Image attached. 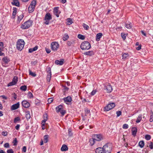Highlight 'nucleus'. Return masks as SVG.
Here are the masks:
<instances>
[{
	"label": "nucleus",
	"mask_w": 153,
	"mask_h": 153,
	"mask_svg": "<svg viewBox=\"0 0 153 153\" xmlns=\"http://www.w3.org/2000/svg\"><path fill=\"white\" fill-rule=\"evenodd\" d=\"M38 47L37 46H36L32 48L33 50V51H35L37 50V49H38Z\"/></svg>",
	"instance_id": "774afa93"
},
{
	"label": "nucleus",
	"mask_w": 153,
	"mask_h": 153,
	"mask_svg": "<svg viewBox=\"0 0 153 153\" xmlns=\"http://www.w3.org/2000/svg\"><path fill=\"white\" fill-rule=\"evenodd\" d=\"M103 137L101 134H96L94 136V139L96 141H100L102 140Z\"/></svg>",
	"instance_id": "ddd939ff"
},
{
	"label": "nucleus",
	"mask_w": 153,
	"mask_h": 153,
	"mask_svg": "<svg viewBox=\"0 0 153 153\" xmlns=\"http://www.w3.org/2000/svg\"><path fill=\"white\" fill-rule=\"evenodd\" d=\"M13 143L14 146H16L17 145V139L16 138H15L13 140Z\"/></svg>",
	"instance_id": "c03bdc74"
},
{
	"label": "nucleus",
	"mask_w": 153,
	"mask_h": 153,
	"mask_svg": "<svg viewBox=\"0 0 153 153\" xmlns=\"http://www.w3.org/2000/svg\"><path fill=\"white\" fill-rule=\"evenodd\" d=\"M63 109V107L62 105H59L56 107V111L57 113L60 112Z\"/></svg>",
	"instance_id": "dca6fc26"
},
{
	"label": "nucleus",
	"mask_w": 153,
	"mask_h": 153,
	"mask_svg": "<svg viewBox=\"0 0 153 153\" xmlns=\"http://www.w3.org/2000/svg\"><path fill=\"white\" fill-rule=\"evenodd\" d=\"M145 139L147 140H149L151 139V136L149 134H146L145 136Z\"/></svg>",
	"instance_id": "4c0bfd02"
},
{
	"label": "nucleus",
	"mask_w": 153,
	"mask_h": 153,
	"mask_svg": "<svg viewBox=\"0 0 153 153\" xmlns=\"http://www.w3.org/2000/svg\"><path fill=\"white\" fill-rule=\"evenodd\" d=\"M69 38V36L66 33L64 35V36L63 37L62 39L64 41H65L67 40Z\"/></svg>",
	"instance_id": "c9c22d12"
},
{
	"label": "nucleus",
	"mask_w": 153,
	"mask_h": 153,
	"mask_svg": "<svg viewBox=\"0 0 153 153\" xmlns=\"http://www.w3.org/2000/svg\"><path fill=\"white\" fill-rule=\"evenodd\" d=\"M115 106V104L114 103H110L104 108V111H108L113 108Z\"/></svg>",
	"instance_id": "6e6552de"
},
{
	"label": "nucleus",
	"mask_w": 153,
	"mask_h": 153,
	"mask_svg": "<svg viewBox=\"0 0 153 153\" xmlns=\"http://www.w3.org/2000/svg\"><path fill=\"white\" fill-rule=\"evenodd\" d=\"M121 35L122 38L124 40L126 39V35L124 33H121Z\"/></svg>",
	"instance_id": "3c124183"
},
{
	"label": "nucleus",
	"mask_w": 153,
	"mask_h": 153,
	"mask_svg": "<svg viewBox=\"0 0 153 153\" xmlns=\"http://www.w3.org/2000/svg\"><path fill=\"white\" fill-rule=\"evenodd\" d=\"M28 97L30 99L33 98V95L30 92H29L28 93Z\"/></svg>",
	"instance_id": "79ce46f5"
},
{
	"label": "nucleus",
	"mask_w": 153,
	"mask_h": 153,
	"mask_svg": "<svg viewBox=\"0 0 153 153\" xmlns=\"http://www.w3.org/2000/svg\"><path fill=\"white\" fill-rule=\"evenodd\" d=\"M12 4L16 6L17 7H19L20 6L18 0H13L11 3Z\"/></svg>",
	"instance_id": "6ab92c4d"
},
{
	"label": "nucleus",
	"mask_w": 153,
	"mask_h": 153,
	"mask_svg": "<svg viewBox=\"0 0 153 153\" xmlns=\"http://www.w3.org/2000/svg\"><path fill=\"white\" fill-rule=\"evenodd\" d=\"M4 146L6 148H8L9 147V144L8 143H6L4 145Z\"/></svg>",
	"instance_id": "5fc2aeb1"
},
{
	"label": "nucleus",
	"mask_w": 153,
	"mask_h": 153,
	"mask_svg": "<svg viewBox=\"0 0 153 153\" xmlns=\"http://www.w3.org/2000/svg\"><path fill=\"white\" fill-rule=\"evenodd\" d=\"M128 125L126 124H125L123 125V129H127L128 128Z\"/></svg>",
	"instance_id": "de8ad7c7"
},
{
	"label": "nucleus",
	"mask_w": 153,
	"mask_h": 153,
	"mask_svg": "<svg viewBox=\"0 0 153 153\" xmlns=\"http://www.w3.org/2000/svg\"><path fill=\"white\" fill-rule=\"evenodd\" d=\"M52 16L50 13H47L44 19V20L45 21L44 23L46 25H48L49 23V21L52 19Z\"/></svg>",
	"instance_id": "423d86ee"
},
{
	"label": "nucleus",
	"mask_w": 153,
	"mask_h": 153,
	"mask_svg": "<svg viewBox=\"0 0 153 153\" xmlns=\"http://www.w3.org/2000/svg\"><path fill=\"white\" fill-rule=\"evenodd\" d=\"M61 150L62 151H65L68 150V148L65 145H63L61 148Z\"/></svg>",
	"instance_id": "bb28decb"
},
{
	"label": "nucleus",
	"mask_w": 153,
	"mask_h": 153,
	"mask_svg": "<svg viewBox=\"0 0 153 153\" xmlns=\"http://www.w3.org/2000/svg\"><path fill=\"white\" fill-rule=\"evenodd\" d=\"M2 60L5 64L8 63L10 61L9 59L6 56L4 57L2 59Z\"/></svg>",
	"instance_id": "393cba45"
},
{
	"label": "nucleus",
	"mask_w": 153,
	"mask_h": 153,
	"mask_svg": "<svg viewBox=\"0 0 153 153\" xmlns=\"http://www.w3.org/2000/svg\"><path fill=\"white\" fill-rule=\"evenodd\" d=\"M27 87L26 85H23L22 86L20 87V89L23 91H26L27 90Z\"/></svg>",
	"instance_id": "58836bf2"
},
{
	"label": "nucleus",
	"mask_w": 153,
	"mask_h": 153,
	"mask_svg": "<svg viewBox=\"0 0 153 153\" xmlns=\"http://www.w3.org/2000/svg\"><path fill=\"white\" fill-rule=\"evenodd\" d=\"M7 153H13V151L12 149H10L7 150Z\"/></svg>",
	"instance_id": "6e6d98bb"
},
{
	"label": "nucleus",
	"mask_w": 153,
	"mask_h": 153,
	"mask_svg": "<svg viewBox=\"0 0 153 153\" xmlns=\"http://www.w3.org/2000/svg\"><path fill=\"white\" fill-rule=\"evenodd\" d=\"M116 114L117 115V116L118 117L121 115V112L120 111H117L116 112Z\"/></svg>",
	"instance_id": "13d9d810"
},
{
	"label": "nucleus",
	"mask_w": 153,
	"mask_h": 153,
	"mask_svg": "<svg viewBox=\"0 0 153 153\" xmlns=\"http://www.w3.org/2000/svg\"><path fill=\"white\" fill-rule=\"evenodd\" d=\"M22 151L23 152H25L26 151V146H23L22 148Z\"/></svg>",
	"instance_id": "e2e57ef3"
},
{
	"label": "nucleus",
	"mask_w": 153,
	"mask_h": 153,
	"mask_svg": "<svg viewBox=\"0 0 153 153\" xmlns=\"http://www.w3.org/2000/svg\"><path fill=\"white\" fill-rule=\"evenodd\" d=\"M97 91L96 90H93L91 93V95H94L97 92Z\"/></svg>",
	"instance_id": "4d7b16f0"
},
{
	"label": "nucleus",
	"mask_w": 153,
	"mask_h": 153,
	"mask_svg": "<svg viewBox=\"0 0 153 153\" xmlns=\"http://www.w3.org/2000/svg\"><path fill=\"white\" fill-rule=\"evenodd\" d=\"M93 52L92 51H88L87 52L85 53L84 54L86 55H91V53H92Z\"/></svg>",
	"instance_id": "49530a36"
},
{
	"label": "nucleus",
	"mask_w": 153,
	"mask_h": 153,
	"mask_svg": "<svg viewBox=\"0 0 153 153\" xmlns=\"http://www.w3.org/2000/svg\"><path fill=\"white\" fill-rule=\"evenodd\" d=\"M33 22L31 20H28L22 24L20 27L22 30H25L28 29L32 25Z\"/></svg>",
	"instance_id": "f257e3e1"
},
{
	"label": "nucleus",
	"mask_w": 153,
	"mask_h": 153,
	"mask_svg": "<svg viewBox=\"0 0 153 153\" xmlns=\"http://www.w3.org/2000/svg\"><path fill=\"white\" fill-rule=\"evenodd\" d=\"M144 145V143L143 141H141L139 143V146L141 148H143Z\"/></svg>",
	"instance_id": "c756f323"
},
{
	"label": "nucleus",
	"mask_w": 153,
	"mask_h": 153,
	"mask_svg": "<svg viewBox=\"0 0 153 153\" xmlns=\"http://www.w3.org/2000/svg\"><path fill=\"white\" fill-rule=\"evenodd\" d=\"M43 119L47 120H48V115L47 114L45 113L43 115Z\"/></svg>",
	"instance_id": "37998d69"
},
{
	"label": "nucleus",
	"mask_w": 153,
	"mask_h": 153,
	"mask_svg": "<svg viewBox=\"0 0 153 153\" xmlns=\"http://www.w3.org/2000/svg\"><path fill=\"white\" fill-rule=\"evenodd\" d=\"M13 12L12 16V18L14 19L15 18L17 13V8L16 7L13 8Z\"/></svg>",
	"instance_id": "a211bd4d"
},
{
	"label": "nucleus",
	"mask_w": 153,
	"mask_h": 153,
	"mask_svg": "<svg viewBox=\"0 0 153 153\" xmlns=\"http://www.w3.org/2000/svg\"><path fill=\"white\" fill-rule=\"evenodd\" d=\"M122 59L125 60L128 58L129 55L127 53H123L122 54Z\"/></svg>",
	"instance_id": "a878e982"
},
{
	"label": "nucleus",
	"mask_w": 153,
	"mask_h": 153,
	"mask_svg": "<svg viewBox=\"0 0 153 153\" xmlns=\"http://www.w3.org/2000/svg\"><path fill=\"white\" fill-rule=\"evenodd\" d=\"M96 140L94 138L90 139L89 140L90 144L91 146H93L95 143Z\"/></svg>",
	"instance_id": "cd10ccee"
},
{
	"label": "nucleus",
	"mask_w": 153,
	"mask_h": 153,
	"mask_svg": "<svg viewBox=\"0 0 153 153\" xmlns=\"http://www.w3.org/2000/svg\"><path fill=\"white\" fill-rule=\"evenodd\" d=\"M60 112L62 114V116H63L66 113V111L65 110L63 109V110L61 111Z\"/></svg>",
	"instance_id": "8fccbe9b"
},
{
	"label": "nucleus",
	"mask_w": 153,
	"mask_h": 153,
	"mask_svg": "<svg viewBox=\"0 0 153 153\" xmlns=\"http://www.w3.org/2000/svg\"><path fill=\"white\" fill-rule=\"evenodd\" d=\"M104 152L103 148H98L96 149L95 151L96 153H104Z\"/></svg>",
	"instance_id": "4be33fe9"
},
{
	"label": "nucleus",
	"mask_w": 153,
	"mask_h": 153,
	"mask_svg": "<svg viewBox=\"0 0 153 153\" xmlns=\"http://www.w3.org/2000/svg\"><path fill=\"white\" fill-rule=\"evenodd\" d=\"M18 82V77L17 76H15L13 78L12 82L9 83L7 85L8 86H12L15 85Z\"/></svg>",
	"instance_id": "1a4fd4ad"
},
{
	"label": "nucleus",
	"mask_w": 153,
	"mask_h": 153,
	"mask_svg": "<svg viewBox=\"0 0 153 153\" xmlns=\"http://www.w3.org/2000/svg\"><path fill=\"white\" fill-rule=\"evenodd\" d=\"M77 37L79 39L82 40H83L85 39V37L84 36L80 34L78 35Z\"/></svg>",
	"instance_id": "e433bc0d"
},
{
	"label": "nucleus",
	"mask_w": 153,
	"mask_h": 153,
	"mask_svg": "<svg viewBox=\"0 0 153 153\" xmlns=\"http://www.w3.org/2000/svg\"><path fill=\"white\" fill-rule=\"evenodd\" d=\"M45 51H46V52L48 53H50L51 52V50H50V49L48 48H45Z\"/></svg>",
	"instance_id": "bf43d9fd"
},
{
	"label": "nucleus",
	"mask_w": 153,
	"mask_h": 153,
	"mask_svg": "<svg viewBox=\"0 0 153 153\" xmlns=\"http://www.w3.org/2000/svg\"><path fill=\"white\" fill-rule=\"evenodd\" d=\"M26 117L27 119H29L30 118V112L29 111H27L26 112Z\"/></svg>",
	"instance_id": "7c9ffc66"
},
{
	"label": "nucleus",
	"mask_w": 153,
	"mask_h": 153,
	"mask_svg": "<svg viewBox=\"0 0 153 153\" xmlns=\"http://www.w3.org/2000/svg\"><path fill=\"white\" fill-rule=\"evenodd\" d=\"M102 33H97L96 37V39L97 41H98L100 40V38L102 37Z\"/></svg>",
	"instance_id": "412c9836"
},
{
	"label": "nucleus",
	"mask_w": 153,
	"mask_h": 153,
	"mask_svg": "<svg viewBox=\"0 0 153 153\" xmlns=\"http://www.w3.org/2000/svg\"><path fill=\"white\" fill-rule=\"evenodd\" d=\"M36 4V0H33L31 1L28 8V11L29 13H31L33 11Z\"/></svg>",
	"instance_id": "39448f33"
},
{
	"label": "nucleus",
	"mask_w": 153,
	"mask_h": 153,
	"mask_svg": "<svg viewBox=\"0 0 153 153\" xmlns=\"http://www.w3.org/2000/svg\"><path fill=\"white\" fill-rule=\"evenodd\" d=\"M68 134L70 136H71L72 135V133L71 131V130L70 129L68 130Z\"/></svg>",
	"instance_id": "0e129e2a"
},
{
	"label": "nucleus",
	"mask_w": 153,
	"mask_h": 153,
	"mask_svg": "<svg viewBox=\"0 0 153 153\" xmlns=\"http://www.w3.org/2000/svg\"><path fill=\"white\" fill-rule=\"evenodd\" d=\"M20 120V118L19 117H16L14 119V122L15 123H16L18 121H19Z\"/></svg>",
	"instance_id": "a18cd8bd"
},
{
	"label": "nucleus",
	"mask_w": 153,
	"mask_h": 153,
	"mask_svg": "<svg viewBox=\"0 0 153 153\" xmlns=\"http://www.w3.org/2000/svg\"><path fill=\"white\" fill-rule=\"evenodd\" d=\"M23 17L24 16L22 14L18 16V19L16 22L18 24H19L20 23L21 21L23 19Z\"/></svg>",
	"instance_id": "aec40b11"
},
{
	"label": "nucleus",
	"mask_w": 153,
	"mask_h": 153,
	"mask_svg": "<svg viewBox=\"0 0 153 153\" xmlns=\"http://www.w3.org/2000/svg\"><path fill=\"white\" fill-rule=\"evenodd\" d=\"M22 106L25 108H28L30 105V103L26 100L23 101L22 102Z\"/></svg>",
	"instance_id": "9d476101"
},
{
	"label": "nucleus",
	"mask_w": 153,
	"mask_h": 153,
	"mask_svg": "<svg viewBox=\"0 0 153 153\" xmlns=\"http://www.w3.org/2000/svg\"><path fill=\"white\" fill-rule=\"evenodd\" d=\"M104 153H111L112 150V146L111 144L107 143L102 147Z\"/></svg>",
	"instance_id": "7ed1b4c3"
},
{
	"label": "nucleus",
	"mask_w": 153,
	"mask_h": 153,
	"mask_svg": "<svg viewBox=\"0 0 153 153\" xmlns=\"http://www.w3.org/2000/svg\"><path fill=\"white\" fill-rule=\"evenodd\" d=\"M40 103V101L38 100H36L35 101V104L36 105H39Z\"/></svg>",
	"instance_id": "09e8293b"
},
{
	"label": "nucleus",
	"mask_w": 153,
	"mask_h": 153,
	"mask_svg": "<svg viewBox=\"0 0 153 153\" xmlns=\"http://www.w3.org/2000/svg\"><path fill=\"white\" fill-rule=\"evenodd\" d=\"M132 134L135 136L137 132V128L136 127H133L131 130Z\"/></svg>",
	"instance_id": "5701e85b"
},
{
	"label": "nucleus",
	"mask_w": 153,
	"mask_h": 153,
	"mask_svg": "<svg viewBox=\"0 0 153 153\" xmlns=\"http://www.w3.org/2000/svg\"><path fill=\"white\" fill-rule=\"evenodd\" d=\"M25 45V42L23 40L19 39L18 40L16 43V48L19 51L23 49Z\"/></svg>",
	"instance_id": "f03ea898"
},
{
	"label": "nucleus",
	"mask_w": 153,
	"mask_h": 153,
	"mask_svg": "<svg viewBox=\"0 0 153 153\" xmlns=\"http://www.w3.org/2000/svg\"><path fill=\"white\" fill-rule=\"evenodd\" d=\"M64 101L67 103V102H70L72 100L71 98L70 97H68L63 99Z\"/></svg>",
	"instance_id": "b1692460"
},
{
	"label": "nucleus",
	"mask_w": 153,
	"mask_h": 153,
	"mask_svg": "<svg viewBox=\"0 0 153 153\" xmlns=\"http://www.w3.org/2000/svg\"><path fill=\"white\" fill-rule=\"evenodd\" d=\"M59 46L58 43L57 42H52L51 43V48L53 51H56Z\"/></svg>",
	"instance_id": "0eeeda50"
},
{
	"label": "nucleus",
	"mask_w": 153,
	"mask_h": 153,
	"mask_svg": "<svg viewBox=\"0 0 153 153\" xmlns=\"http://www.w3.org/2000/svg\"><path fill=\"white\" fill-rule=\"evenodd\" d=\"M73 23V21L72 19L68 18L67 20V25H70Z\"/></svg>",
	"instance_id": "c85d7f7f"
},
{
	"label": "nucleus",
	"mask_w": 153,
	"mask_h": 153,
	"mask_svg": "<svg viewBox=\"0 0 153 153\" xmlns=\"http://www.w3.org/2000/svg\"><path fill=\"white\" fill-rule=\"evenodd\" d=\"M105 89L106 90V91L108 92H111L112 91V88L111 85L110 84H108L105 86Z\"/></svg>",
	"instance_id": "f8f14e48"
},
{
	"label": "nucleus",
	"mask_w": 153,
	"mask_h": 153,
	"mask_svg": "<svg viewBox=\"0 0 153 153\" xmlns=\"http://www.w3.org/2000/svg\"><path fill=\"white\" fill-rule=\"evenodd\" d=\"M2 49H1V48H0V56H3L4 55V53L2 52Z\"/></svg>",
	"instance_id": "338daca9"
},
{
	"label": "nucleus",
	"mask_w": 153,
	"mask_h": 153,
	"mask_svg": "<svg viewBox=\"0 0 153 153\" xmlns=\"http://www.w3.org/2000/svg\"><path fill=\"white\" fill-rule=\"evenodd\" d=\"M12 95L13 97L14 98L15 100L17 98V95H16V94L15 93H14L12 94Z\"/></svg>",
	"instance_id": "052dcab7"
},
{
	"label": "nucleus",
	"mask_w": 153,
	"mask_h": 153,
	"mask_svg": "<svg viewBox=\"0 0 153 153\" xmlns=\"http://www.w3.org/2000/svg\"><path fill=\"white\" fill-rule=\"evenodd\" d=\"M48 135H45L44 137V143H46L48 141Z\"/></svg>",
	"instance_id": "2f4dec72"
},
{
	"label": "nucleus",
	"mask_w": 153,
	"mask_h": 153,
	"mask_svg": "<svg viewBox=\"0 0 153 153\" xmlns=\"http://www.w3.org/2000/svg\"><path fill=\"white\" fill-rule=\"evenodd\" d=\"M64 60L63 59H60L59 60H56L55 61V63L56 65H62L64 63Z\"/></svg>",
	"instance_id": "f3484780"
},
{
	"label": "nucleus",
	"mask_w": 153,
	"mask_h": 153,
	"mask_svg": "<svg viewBox=\"0 0 153 153\" xmlns=\"http://www.w3.org/2000/svg\"><path fill=\"white\" fill-rule=\"evenodd\" d=\"M151 115L150 117L149 121L150 122H152L153 121V113L152 112L151 113Z\"/></svg>",
	"instance_id": "ea45409f"
},
{
	"label": "nucleus",
	"mask_w": 153,
	"mask_h": 153,
	"mask_svg": "<svg viewBox=\"0 0 153 153\" xmlns=\"http://www.w3.org/2000/svg\"><path fill=\"white\" fill-rule=\"evenodd\" d=\"M149 147L151 149H152L153 148V143L151 142L150 143V144L149 145Z\"/></svg>",
	"instance_id": "69168bd1"
},
{
	"label": "nucleus",
	"mask_w": 153,
	"mask_h": 153,
	"mask_svg": "<svg viewBox=\"0 0 153 153\" xmlns=\"http://www.w3.org/2000/svg\"><path fill=\"white\" fill-rule=\"evenodd\" d=\"M19 106V102L13 105L11 107V109L12 110H14L18 108Z\"/></svg>",
	"instance_id": "2eb2a0df"
},
{
	"label": "nucleus",
	"mask_w": 153,
	"mask_h": 153,
	"mask_svg": "<svg viewBox=\"0 0 153 153\" xmlns=\"http://www.w3.org/2000/svg\"><path fill=\"white\" fill-rule=\"evenodd\" d=\"M53 13L57 17L59 16V14L60 13V11L59 10V7H56L53 9Z\"/></svg>",
	"instance_id": "9b49d317"
},
{
	"label": "nucleus",
	"mask_w": 153,
	"mask_h": 153,
	"mask_svg": "<svg viewBox=\"0 0 153 153\" xmlns=\"http://www.w3.org/2000/svg\"><path fill=\"white\" fill-rule=\"evenodd\" d=\"M141 45H139L138 47L136 48V49L137 50H140L141 48Z\"/></svg>",
	"instance_id": "680f3d73"
},
{
	"label": "nucleus",
	"mask_w": 153,
	"mask_h": 153,
	"mask_svg": "<svg viewBox=\"0 0 153 153\" xmlns=\"http://www.w3.org/2000/svg\"><path fill=\"white\" fill-rule=\"evenodd\" d=\"M29 74L32 76H33L35 77L36 76V74L34 72H32L30 70L29 71Z\"/></svg>",
	"instance_id": "a19ab883"
},
{
	"label": "nucleus",
	"mask_w": 153,
	"mask_h": 153,
	"mask_svg": "<svg viewBox=\"0 0 153 153\" xmlns=\"http://www.w3.org/2000/svg\"><path fill=\"white\" fill-rule=\"evenodd\" d=\"M82 26L85 30H88L89 28V26L85 23H83Z\"/></svg>",
	"instance_id": "473e14b6"
},
{
	"label": "nucleus",
	"mask_w": 153,
	"mask_h": 153,
	"mask_svg": "<svg viewBox=\"0 0 153 153\" xmlns=\"http://www.w3.org/2000/svg\"><path fill=\"white\" fill-rule=\"evenodd\" d=\"M141 119H142V116L141 115H140L137 118V120L136 121V122L137 123H139L140 122V121H141Z\"/></svg>",
	"instance_id": "f704fd0d"
},
{
	"label": "nucleus",
	"mask_w": 153,
	"mask_h": 153,
	"mask_svg": "<svg viewBox=\"0 0 153 153\" xmlns=\"http://www.w3.org/2000/svg\"><path fill=\"white\" fill-rule=\"evenodd\" d=\"M125 27L128 29H130L132 27V24L131 23L129 24H126Z\"/></svg>",
	"instance_id": "72a5a7b5"
},
{
	"label": "nucleus",
	"mask_w": 153,
	"mask_h": 153,
	"mask_svg": "<svg viewBox=\"0 0 153 153\" xmlns=\"http://www.w3.org/2000/svg\"><path fill=\"white\" fill-rule=\"evenodd\" d=\"M91 47L90 43L87 41H85L82 42L80 45L81 48L84 50L89 49Z\"/></svg>",
	"instance_id": "20e7f679"
},
{
	"label": "nucleus",
	"mask_w": 153,
	"mask_h": 153,
	"mask_svg": "<svg viewBox=\"0 0 153 153\" xmlns=\"http://www.w3.org/2000/svg\"><path fill=\"white\" fill-rule=\"evenodd\" d=\"M47 73L48 74L47 75V81L49 82L50 81L51 76V69L50 68H48Z\"/></svg>",
	"instance_id": "4468645a"
},
{
	"label": "nucleus",
	"mask_w": 153,
	"mask_h": 153,
	"mask_svg": "<svg viewBox=\"0 0 153 153\" xmlns=\"http://www.w3.org/2000/svg\"><path fill=\"white\" fill-rule=\"evenodd\" d=\"M2 134L4 136H6L7 134V132L6 131H3L2 132Z\"/></svg>",
	"instance_id": "864d4df0"
},
{
	"label": "nucleus",
	"mask_w": 153,
	"mask_h": 153,
	"mask_svg": "<svg viewBox=\"0 0 153 153\" xmlns=\"http://www.w3.org/2000/svg\"><path fill=\"white\" fill-rule=\"evenodd\" d=\"M53 101V99L52 98H49L48 99V103H51Z\"/></svg>",
	"instance_id": "603ef678"
}]
</instances>
